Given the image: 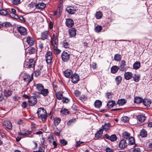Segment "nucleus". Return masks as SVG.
Here are the masks:
<instances>
[{"mask_svg":"<svg viewBox=\"0 0 152 152\" xmlns=\"http://www.w3.org/2000/svg\"><path fill=\"white\" fill-rule=\"evenodd\" d=\"M129 143L128 145H132L134 144L135 142V139L134 137H131L128 139Z\"/></svg>","mask_w":152,"mask_h":152,"instance_id":"4c0bfd02","label":"nucleus"},{"mask_svg":"<svg viewBox=\"0 0 152 152\" xmlns=\"http://www.w3.org/2000/svg\"><path fill=\"white\" fill-rule=\"evenodd\" d=\"M50 42L51 44L58 43V38L57 37L55 36L54 33H53L51 37Z\"/></svg>","mask_w":152,"mask_h":152,"instance_id":"aec40b11","label":"nucleus"},{"mask_svg":"<svg viewBox=\"0 0 152 152\" xmlns=\"http://www.w3.org/2000/svg\"><path fill=\"white\" fill-rule=\"evenodd\" d=\"M102 30V27L101 26H98L94 28L95 31L96 32H99Z\"/></svg>","mask_w":152,"mask_h":152,"instance_id":"09e8293b","label":"nucleus"},{"mask_svg":"<svg viewBox=\"0 0 152 152\" xmlns=\"http://www.w3.org/2000/svg\"><path fill=\"white\" fill-rule=\"evenodd\" d=\"M31 128L32 131H34L36 129L35 124L34 123H31Z\"/></svg>","mask_w":152,"mask_h":152,"instance_id":"338daca9","label":"nucleus"},{"mask_svg":"<svg viewBox=\"0 0 152 152\" xmlns=\"http://www.w3.org/2000/svg\"><path fill=\"white\" fill-rule=\"evenodd\" d=\"M127 146V143L126 140L123 139L121 140L119 143L118 146L121 149L124 148Z\"/></svg>","mask_w":152,"mask_h":152,"instance_id":"1a4fd4ad","label":"nucleus"},{"mask_svg":"<svg viewBox=\"0 0 152 152\" xmlns=\"http://www.w3.org/2000/svg\"><path fill=\"white\" fill-rule=\"evenodd\" d=\"M63 45L64 47L65 48H69L70 46L69 44L66 41H64L63 42Z\"/></svg>","mask_w":152,"mask_h":152,"instance_id":"13d9d810","label":"nucleus"},{"mask_svg":"<svg viewBox=\"0 0 152 152\" xmlns=\"http://www.w3.org/2000/svg\"><path fill=\"white\" fill-rule=\"evenodd\" d=\"M46 7V4L43 2H39L36 5V7L39 10H42Z\"/></svg>","mask_w":152,"mask_h":152,"instance_id":"6ab92c4d","label":"nucleus"},{"mask_svg":"<svg viewBox=\"0 0 152 152\" xmlns=\"http://www.w3.org/2000/svg\"><path fill=\"white\" fill-rule=\"evenodd\" d=\"M4 127L5 129H7L10 130L12 129V125L11 122L9 121H5L3 124Z\"/></svg>","mask_w":152,"mask_h":152,"instance_id":"6e6552de","label":"nucleus"},{"mask_svg":"<svg viewBox=\"0 0 152 152\" xmlns=\"http://www.w3.org/2000/svg\"><path fill=\"white\" fill-rule=\"evenodd\" d=\"M140 77V76L139 75H135L133 77V79L135 82H138L139 80Z\"/></svg>","mask_w":152,"mask_h":152,"instance_id":"603ef678","label":"nucleus"},{"mask_svg":"<svg viewBox=\"0 0 152 152\" xmlns=\"http://www.w3.org/2000/svg\"><path fill=\"white\" fill-rule=\"evenodd\" d=\"M137 118V120L141 122H143L145 119V117L143 114L138 115Z\"/></svg>","mask_w":152,"mask_h":152,"instance_id":"393cba45","label":"nucleus"},{"mask_svg":"<svg viewBox=\"0 0 152 152\" xmlns=\"http://www.w3.org/2000/svg\"><path fill=\"white\" fill-rule=\"evenodd\" d=\"M65 24L67 27L69 28H71L74 25V22L72 19H66Z\"/></svg>","mask_w":152,"mask_h":152,"instance_id":"ddd939ff","label":"nucleus"},{"mask_svg":"<svg viewBox=\"0 0 152 152\" xmlns=\"http://www.w3.org/2000/svg\"><path fill=\"white\" fill-rule=\"evenodd\" d=\"M36 49L34 47H31L28 50V53L30 54H34L35 58L37 57L36 53Z\"/></svg>","mask_w":152,"mask_h":152,"instance_id":"b1692460","label":"nucleus"},{"mask_svg":"<svg viewBox=\"0 0 152 152\" xmlns=\"http://www.w3.org/2000/svg\"><path fill=\"white\" fill-rule=\"evenodd\" d=\"M115 101L109 100L108 102L107 105L109 108H111L113 107L115 105Z\"/></svg>","mask_w":152,"mask_h":152,"instance_id":"473e14b6","label":"nucleus"},{"mask_svg":"<svg viewBox=\"0 0 152 152\" xmlns=\"http://www.w3.org/2000/svg\"><path fill=\"white\" fill-rule=\"evenodd\" d=\"M132 74L131 72H126L124 75V78L126 80H129L132 78Z\"/></svg>","mask_w":152,"mask_h":152,"instance_id":"4be33fe9","label":"nucleus"},{"mask_svg":"<svg viewBox=\"0 0 152 152\" xmlns=\"http://www.w3.org/2000/svg\"><path fill=\"white\" fill-rule=\"evenodd\" d=\"M56 130H55L54 131V134L57 136H58L60 135V131L57 128H56Z\"/></svg>","mask_w":152,"mask_h":152,"instance_id":"e2e57ef3","label":"nucleus"},{"mask_svg":"<svg viewBox=\"0 0 152 152\" xmlns=\"http://www.w3.org/2000/svg\"><path fill=\"white\" fill-rule=\"evenodd\" d=\"M70 54L69 53L64 51L61 54L62 59L64 61H67L70 59Z\"/></svg>","mask_w":152,"mask_h":152,"instance_id":"20e7f679","label":"nucleus"},{"mask_svg":"<svg viewBox=\"0 0 152 152\" xmlns=\"http://www.w3.org/2000/svg\"><path fill=\"white\" fill-rule=\"evenodd\" d=\"M23 80L28 83H30L33 80V74L31 75V76L30 75L26 73L23 74Z\"/></svg>","mask_w":152,"mask_h":152,"instance_id":"7ed1b4c3","label":"nucleus"},{"mask_svg":"<svg viewBox=\"0 0 152 152\" xmlns=\"http://www.w3.org/2000/svg\"><path fill=\"white\" fill-rule=\"evenodd\" d=\"M35 86L39 93L44 88V86L42 84H37Z\"/></svg>","mask_w":152,"mask_h":152,"instance_id":"cd10ccee","label":"nucleus"},{"mask_svg":"<svg viewBox=\"0 0 152 152\" xmlns=\"http://www.w3.org/2000/svg\"><path fill=\"white\" fill-rule=\"evenodd\" d=\"M17 30L19 33L21 35L25 36L27 34V29L24 27L21 26L18 27Z\"/></svg>","mask_w":152,"mask_h":152,"instance_id":"0eeeda50","label":"nucleus"},{"mask_svg":"<svg viewBox=\"0 0 152 152\" xmlns=\"http://www.w3.org/2000/svg\"><path fill=\"white\" fill-rule=\"evenodd\" d=\"M35 65V58L28 59L26 58L24 63V66L27 68H32L34 67Z\"/></svg>","mask_w":152,"mask_h":152,"instance_id":"f257e3e1","label":"nucleus"},{"mask_svg":"<svg viewBox=\"0 0 152 152\" xmlns=\"http://www.w3.org/2000/svg\"><path fill=\"white\" fill-rule=\"evenodd\" d=\"M103 129L106 131L108 130L110 126V124L109 123L105 124L104 126H102Z\"/></svg>","mask_w":152,"mask_h":152,"instance_id":"79ce46f5","label":"nucleus"},{"mask_svg":"<svg viewBox=\"0 0 152 152\" xmlns=\"http://www.w3.org/2000/svg\"><path fill=\"white\" fill-rule=\"evenodd\" d=\"M104 138L109 140L112 142L115 141L117 139L116 136L115 134H112L110 136L108 134H106L104 135Z\"/></svg>","mask_w":152,"mask_h":152,"instance_id":"423d86ee","label":"nucleus"},{"mask_svg":"<svg viewBox=\"0 0 152 152\" xmlns=\"http://www.w3.org/2000/svg\"><path fill=\"white\" fill-rule=\"evenodd\" d=\"M49 36V32L48 31H45L41 33V40H44L47 39Z\"/></svg>","mask_w":152,"mask_h":152,"instance_id":"2eb2a0df","label":"nucleus"},{"mask_svg":"<svg viewBox=\"0 0 152 152\" xmlns=\"http://www.w3.org/2000/svg\"><path fill=\"white\" fill-rule=\"evenodd\" d=\"M53 59V53L51 51H48L45 55V60L48 64H50Z\"/></svg>","mask_w":152,"mask_h":152,"instance_id":"f03ea898","label":"nucleus"},{"mask_svg":"<svg viewBox=\"0 0 152 152\" xmlns=\"http://www.w3.org/2000/svg\"><path fill=\"white\" fill-rule=\"evenodd\" d=\"M102 16V12H96V17L97 19L101 18Z\"/></svg>","mask_w":152,"mask_h":152,"instance_id":"49530a36","label":"nucleus"},{"mask_svg":"<svg viewBox=\"0 0 152 152\" xmlns=\"http://www.w3.org/2000/svg\"><path fill=\"white\" fill-rule=\"evenodd\" d=\"M122 77L120 76L116 77L115 78V81L116 82V84L118 85L121 82Z\"/></svg>","mask_w":152,"mask_h":152,"instance_id":"a18cd8bd","label":"nucleus"},{"mask_svg":"<svg viewBox=\"0 0 152 152\" xmlns=\"http://www.w3.org/2000/svg\"><path fill=\"white\" fill-rule=\"evenodd\" d=\"M37 102V98L34 96L30 97L28 101V104L30 106H34Z\"/></svg>","mask_w":152,"mask_h":152,"instance_id":"39448f33","label":"nucleus"},{"mask_svg":"<svg viewBox=\"0 0 152 152\" xmlns=\"http://www.w3.org/2000/svg\"><path fill=\"white\" fill-rule=\"evenodd\" d=\"M38 44L39 49L40 50L39 51L40 52H41L44 48V42L43 40H39Z\"/></svg>","mask_w":152,"mask_h":152,"instance_id":"5701e85b","label":"nucleus"},{"mask_svg":"<svg viewBox=\"0 0 152 152\" xmlns=\"http://www.w3.org/2000/svg\"><path fill=\"white\" fill-rule=\"evenodd\" d=\"M126 65V62L124 60H122L119 66V69L121 71H124L126 70V69L125 67Z\"/></svg>","mask_w":152,"mask_h":152,"instance_id":"dca6fc26","label":"nucleus"},{"mask_svg":"<svg viewBox=\"0 0 152 152\" xmlns=\"http://www.w3.org/2000/svg\"><path fill=\"white\" fill-rule=\"evenodd\" d=\"M142 99L140 97H136L134 98V103L138 104L141 103L142 101Z\"/></svg>","mask_w":152,"mask_h":152,"instance_id":"58836bf2","label":"nucleus"},{"mask_svg":"<svg viewBox=\"0 0 152 152\" xmlns=\"http://www.w3.org/2000/svg\"><path fill=\"white\" fill-rule=\"evenodd\" d=\"M103 130L101 129L98 131L95 134V137L97 138H100L102 135L103 132Z\"/></svg>","mask_w":152,"mask_h":152,"instance_id":"7c9ffc66","label":"nucleus"},{"mask_svg":"<svg viewBox=\"0 0 152 152\" xmlns=\"http://www.w3.org/2000/svg\"><path fill=\"white\" fill-rule=\"evenodd\" d=\"M34 73L36 76H39L41 73L40 70L39 69H38L35 71Z\"/></svg>","mask_w":152,"mask_h":152,"instance_id":"69168bd1","label":"nucleus"},{"mask_svg":"<svg viewBox=\"0 0 152 152\" xmlns=\"http://www.w3.org/2000/svg\"><path fill=\"white\" fill-rule=\"evenodd\" d=\"M69 34L71 37H75L76 35V30L74 28L70 29L69 30Z\"/></svg>","mask_w":152,"mask_h":152,"instance_id":"412c9836","label":"nucleus"},{"mask_svg":"<svg viewBox=\"0 0 152 152\" xmlns=\"http://www.w3.org/2000/svg\"><path fill=\"white\" fill-rule=\"evenodd\" d=\"M38 116L44 115V114H46L47 112L46 110L43 108H40L38 109L37 112Z\"/></svg>","mask_w":152,"mask_h":152,"instance_id":"4468645a","label":"nucleus"},{"mask_svg":"<svg viewBox=\"0 0 152 152\" xmlns=\"http://www.w3.org/2000/svg\"><path fill=\"white\" fill-rule=\"evenodd\" d=\"M58 43L51 44L53 47L54 53L56 55L59 54L61 52V50L58 48Z\"/></svg>","mask_w":152,"mask_h":152,"instance_id":"9b49d317","label":"nucleus"},{"mask_svg":"<svg viewBox=\"0 0 152 152\" xmlns=\"http://www.w3.org/2000/svg\"><path fill=\"white\" fill-rule=\"evenodd\" d=\"M47 116V113L46 114H44V115L39 116H38V117L39 118H41L42 121H44L46 120Z\"/></svg>","mask_w":152,"mask_h":152,"instance_id":"3c124183","label":"nucleus"},{"mask_svg":"<svg viewBox=\"0 0 152 152\" xmlns=\"http://www.w3.org/2000/svg\"><path fill=\"white\" fill-rule=\"evenodd\" d=\"M49 91L47 89L44 88L39 93L44 96H47L49 93Z\"/></svg>","mask_w":152,"mask_h":152,"instance_id":"c85d7f7f","label":"nucleus"},{"mask_svg":"<svg viewBox=\"0 0 152 152\" xmlns=\"http://www.w3.org/2000/svg\"><path fill=\"white\" fill-rule=\"evenodd\" d=\"M134 152H140L141 150L140 148L137 147L134 148L133 150Z\"/></svg>","mask_w":152,"mask_h":152,"instance_id":"774afa93","label":"nucleus"},{"mask_svg":"<svg viewBox=\"0 0 152 152\" xmlns=\"http://www.w3.org/2000/svg\"><path fill=\"white\" fill-rule=\"evenodd\" d=\"M48 139L50 143H52L54 141V138L53 135L49 136L48 137Z\"/></svg>","mask_w":152,"mask_h":152,"instance_id":"052dcab7","label":"nucleus"},{"mask_svg":"<svg viewBox=\"0 0 152 152\" xmlns=\"http://www.w3.org/2000/svg\"><path fill=\"white\" fill-rule=\"evenodd\" d=\"M126 100L125 99H121L118 100L117 104L119 106H122L126 104Z\"/></svg>","mask_w":152,"mask_h":152,"instance_id":"c756f323","label":"nucleus"},{"mask_svg":"<svg viewBox=\"0 0 152 152\" xmlns=\"http://www.w3.org/2000/svg\"><path fill=\"white\" fill-rule=\"evenodd\" d=\"M140 66V63L139 62H136L134 64L133 68L135 69H138Z\"/></svg>","mask_w":152,"mask_h":152,"instance_id":"ea45409f","label":"nucleus"},{"mask_svg":"<svg viewBox=\"0 0 152 152\" xmlns=\"http://www.w3.org/2000/svg\"><path fill=\"white\" fill-rule=\"evenodd\" d=\"M10 12V11L9 9H7L6 10H0V15H2L5 16L8 15Z\"/></svg>","mask_w":152,"mask_h":152,"instance_id":"a878e982","label":"nucleus"},{"mask_svg":"<svg viewBox=\"0 0 152 152\" xmlns=\"http://www.w3.org/2000/svg\"><path fill=\"white\" fill-rule=\"evenodd\" d=\"M73 74L72 71L70 70H66L64 72V76L67 78H70Z\"/></svg>","mask_w":152,"mask_h":152,"instance_id":"a211bd4d","label":"nucleus"},{"mask_svg":"<svg viewBox=\"0 0 152 152\" xmlns=\"http://www.w3.org/2000/svg\"><path fill=\"white\" fill-rule=\"evenodd\" d=\"M12 3L14 5H17L20 3V0H13Z\"/></svg>","mask_w":152,"mask_h":152,"instance_id":"0e129e2a","label":"nucleus"},{"mask_svg":"<svg viewBox=\"0 0 152 152\" xmlns=\"http://www.w3.org/2000/svg\"><path fill=\"white\" fill-rule=\"evenodd\" d=\"M61 113L63 115H66L69 113L68 110L67 109H64L62 110L61 111Z\"/></svg>","mask_w":152,"mask_h":152,"instance_id":"5fc2aeb1","label":"nucleus"},{"mask_svg":"<svg viewBox=\"0 0 152 152\" xmlns=\"http://www.w3.org/2000/svg\"><path fill=\"white\" fill-rule=\"evenodd\" d=\"M121 120L124 122H126L128 121L129 119L127 117L124 116L121 118Z\"/></svg>","mask_w":152,"mask_h":152,"instance_id":"864d4df0","label":"nucleus"},{"mask_svg":"<svg viewBox=\"0 0 152 152\" xmlns=\"http://www.w3.org/2000/svg\"><path fill=\"white\" fill-rule=\"evenodd\" d=\"M123 136L124 138L129 139L131 137L130 133L127 132H124L123 134Z\"/></svg>","mask_w":152,"mask_h":152,"instance_id":"f704fd0d","label":"nucleus"},{"mask_svg":"<svg viewBox=\"0 0 152 152\" xmlns=\"http://www.w3.org/2000/svg\"><path fill=\"white\" fill-rule=\"evenodd\" d=\"M71 78L72 79V82L74 83H77L79 80V76L77 74L75 73L73 75L72 74Z\"/></svg>","mask_w":152,"mask_h":152,"instance_id":"f8f14e48","label":"nucleus"},{"mask_svg":"<svg viewBox=\"0 0 152 152\" xmlns=\"http://www.w3.org/2000/svg\"><path fill=\"white\" fill-rule=\"evenodd\" d=\"M143 103L145 106L147 107H149L151 102L150 101L147 99H144L142 100Z\"/></svg>","mask_w":152,"mask_h":152,"instance_id":"e433bc0d","label":"nucleus"},{"mask_svg":"<svg viewBox=\"0 0 152 152\" xmlns=\"http://www.w3.org/2000/svg\"><path fill=\"white\" fill-rule=\"evenodd\" d=\"M12 94V91L9 89H5L4 91V95L7 97L10 96Z\"/></svg>","mask_w":152,"mask_h":152,"instance_id":"c9c22d12","label":"nucleus"},{"mask_svg":"<svg viewBox=\"0 0 152 152\" xmlns=\"http://www.w3.org/2000/svg\"><path fill=\"white\" fill-rule=\"evenodd\" d=\"M55 96L58 99L61 100L63 98V95L60 92H57L55 94Z\"/></svg>","mask_w":152,"mask_h":152,"instance_id":"a19ab883","label":"nucleus"},{"mask_svg":"<svg viewBox=\"0 0 152 152\" xmlns=\"http://www.w3.org/2000/svg\"><path fill=\"white\" fill-rule=\"evenodd\" d=\"M121 56L119 54H116L115 55L114 57V60L117 61H119L121 59Z\"/></svg>","mask_w":152,"mask_h":152,"instance_id":"de8ad7c7","label":"nucleus"},{"mask_svg":"<svg viewBox=\"0 0 152 152\" xmlns=\"http://www.w3.org/2000/svg\"><path fill=\"white\" fill-rule=\"evenodd\" d=\"M36 5L35 2H31L29 4V7L31 9H33L34 7H36Z\"/></svg>","mask_w":152,"mask_h":152,"instance_id":"bf43d9fd","label":"nucleus"},{"mask_svg":"<svg viewBox=\"0 0 152 152\" xmlns=\"http://www.w3.org/2000/svg\"><path fill=\"white\" fill-rule=\"evenodd\" d=\"M140 135L142 137H146L147 135V132L145 129H142L141 131Z\"/></svg>","mask_w":152,"mask_h":152,"instance_id":"2f4dec72","label":"nucleus"},{"mask_svg":"<svg viewBox=\"0 0 152 152\" xmlns=\"http://www.w3.org/2000/svg\"><path fill=\"white\" fill-rule=\"evenodd\" d=\"M26 42L29 46H32L35 43V40L33 37L28 36L26 38Z\"/></svg>","mask_w":152,"mask_h":152,"instance_id":"9d476101","label":"nucleus"},{"mask_svg":"<svg viewBox=\"0 0 152 152\" xmlns=\"http://www.w3.org/2000/svg\"><path fill=\"white\" fill-rule=\"evenodd\" d=\"M94 104V106L96 108H99L101 107L102 105V102L101 101L99 100H96L95 101Z\"/></svg>","mask_w":152,"mask_h":152,"instance_id":"bb28decb","label":"nucleus"},{"mask_svg":"<svg viewBox=\"0 0 152 152\" xmlns=\"http://www.w3.org/2000/svg\"><path fill=\"white\" fill-rule=\"evenodd\" d=\"M61 119L59 118H54V124L55 125H58L61 121Z\"/></svg>","mask_w":152,"mask_h":152,"instance_id":"c03bdc74","label":"nucleus"},{"mask_svg":"<svg viewBox=\"0 0 152 152\" xmlns=\"http://www.w3.org/2000/svg\"><path fill=\"white\" fill-rule=\"evenodd\" d=\"M119 67L116 66H114L111 68V72L113 73H116L119 69Z\"/></svg>","mask_w":152,"mask_h":152,"instance_id":"72a5a7b5","label":"nucleus"},{"mask_svg":"<svg viewBox=\"0 0 152 152\" xmlns=\"http://www.w3.org/2000/svg\"><path fill=\"white\" fill-rule=\"evenodd\" d=\"M45 148L44 146L40 147L38 151H36V152H44Z\"/></svg>","mask_w":152,"mask_h":152,"instance_id":"4d7b16f0","label":"nucleus"},{"mask_svg":"<svg viewBox=\"0 0 152 152\" xmlns=\"http://www.w3.org/2000/svg\"><path fill=\"white\" fill-rule=\"evenodd\" d=\"M66 11L69 14H73L75 13V10L73 7H67L66 9Z\"/></svg>","mask_w":152,"mask_h":152,"instance_id":"f3484780","label":"nucleus"},{"mask_svg":"<svg viewBox=\"0 0 152 152\" xmlns=\"http://www.w3.org/2000/svg\"><path fill=\"white\" fill-rule=\"evenodd\" d=\"M62 7L61 5L58 6V8L57 9V11L58 12V17H59L62 13Z\"/></svg>","mask_w":152,"mask_h":152,"instance_id":"37998d69","label":"nucleus"},{"mask_svg":"<svg viewBox=\"0 0 152 152\" xmlns=\"http://www.w3.org/2000/svg\"><path fill=\"white\" fill-rule=\"evenodd\" d=\"M59 142L61 146H65L67 144V141L64 139L60 140Z\"/></svg>","mask_w":152,"mask_h":152,"instance_id":"8fccbe9b","label":"nucleus"},{"mask_svg":"<svg viewBox=\"0 0 152 152\" xmlns=\"http://www.w3.org/2000/svg\"><path fill=\"white\" fill-rule=\"evenodd\" d=\"M32 133V132L31 131L26 130L24 133V136H27L29 135Z\"/></svg>","mask_w":152,"mask_h":152,"instance_id":"680f3d73","label":"nucleus"},{"mask_svg":"<svg viewBox=\"0 0 152 152\" xmlns=\"http://www.w3.org/2000/svg\"><path fill=\"white\" fill-rule=\"evenodd\" d=\"M10 17L13 19H17L18 18V15L15 14L10 13Z\"/></svg>","mask_w":152,"mask_h":152,"instance_id":"6e6d98bb","label":"nucleus"}]
</instances>
